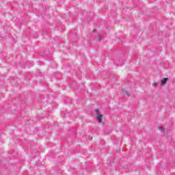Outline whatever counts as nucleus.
Masks as SVG:
<instances>
[{
	"instance_id": "nucleus-1",
	"label": "nucleus",
	"mask_w": 175,
	"mask_h": 175,
	"mask_svg": "<svg viewBox=\"0 0 175 175\" xmlns=\"http://www.w3.org/2000/svg\"><path fill=\"white\" fill-rule=\"evenodd\" d=\"M95 113L96 115V118L98 122L100 124L102 123V118H103V115L100 114V111H99V109H96Z\"/></svg>"
},
{
	"instance_id": "nucleus-2",
	"label": "nucleus",
	"mask_w": 175,
	"mask_h": 175,
	"mask_svg": "<svg viewBox=\"0 0 175 175\" xmlns=\"http://www.w3.org/2000/svg\"><path fill=\"white\" fill-rule=\"evenodd\" d=\"M167 81H169V78H163V79H161V85H165V84H166Z\"/></svg>"
},
{
	"instance_id": "nucleus-3",
	"label": "nucleus",
	"mask_w": 175,
	"mask_h": 175,
	"mask_svg": "<svg viewBox=\"0 0 175 175\" xmlns=\"http://www.w3.org/2000/svg\"><path fill=\"white\" fill-rule=\"evenodd\" d=\"M159 131H161V132H165V129L163 127H159Z\"/></svg>"
},
{
	"instance_id": "nucleus-4",
	"label": "nucleus",
	"mask_w": 175,
	"mask_h": 175,
	"mask_svg": "<svg viewBox=\"0 0 175 175\" xmlns=\"http://www.w3.org/2000/svg\"><path fill=\"white\" fill-rule=\"evenodd\" d=\"M152 85H153V87H157V85H158V83H154L153 84H152Z\"/></svg>"
},
{
	"instance_id": "nucleus-5",
	"label": "nucleus",
	"mask_w": 175,
	"mask_h": 175,
	"mask_svg": "<svg viewBox=\"0 0 175 175\" xmlns=\"http://www.w3.org/2000/svg\"><path fill=\"white\" fill-rule=\"evenodd\" d=\"M125 94H126V95H127V96H129V93L128 92L126 91Z\"/></svg>"
},
{
	"instance_id": "nucleus-6",
	"label": "nucleus",
	"mask_w": 175,
	"mask_h": 175,
	"mask_svg": "<svg viewBox=\"0 0 175 175\" xmlns=\"http://www.w3.org/2000/svg\"><path fill=\"white\" fill-rule=\"evenodd\" d=\"M98 40H99V42H100V40H102V37L100 36V37L98 38Z\"/></svg>"
},
{
	"instance_id": "nucleus-7",
	"label": "nucleus",
	"mask_w": 175,
	"mask_h": 175,
	"mask_svg": "<svg viewBox=\"0 0 175 175\" xmlns=\"http://www.w3.org/2000/svg\"><path fill=\"white\" fill-rule=\"evenodd\" d=\"M96 31H97L96 29H93V32H96Z\"/></svg>"
}]
</instances>
